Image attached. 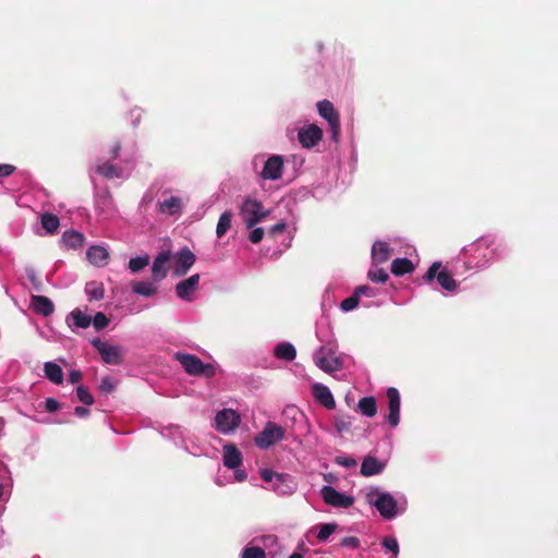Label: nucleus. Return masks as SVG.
Wrapping results in <instances>:
<instances>
[{"label": "nucleus", "instance_id": "nucleus-1", "mask_svg": "<svg viewBox=\"0 0 558 558\" xmlns=\"http://www.w3.org/2000/svg\"><path fill=\"white\" fill-rule=\"evenodd\" d=\"M175 360L182 365L184 371L192 376H205L211 378L216 374V369L211 364H205L202 360L189 353H175Z\"/></svg>", "mask_w": 558, "mask_h": 558}, {"label": "nucleus", "instance_id": "nucleus-2", "mask_svg": "<svg viewBox=\"0 0 558 558\" xmlns=\"http://www.w3.org/2000/svg\"><path fill=\"white\" fill-rule=\"evenodd\" d=\"M240 216L246 228L251 229L266 219L269 216V210L264 208L262 202L246 198L240 207Z\"/></svg>", "mask_w": 558, "mask_h": 558}, {"label": "nucleus", "instance_id": "nucleus-3", "mask_svg": "<svg viewBox=\"0 0 558 558\" xmlns=\"http://www.w3.org/2000/svg\"><path fill=\"white\" fill-rule=\"evenodd\" d=\"M284 435L286 429L282 426L269 421L266 423L264 429L255 436L254 442L260 449H268L282 440Z\"/></svg>", "mask_w": 558, "mask_h": 558}, {"label": "nucleus", "instance_id": "nucleus-4", "mask_svg": "<svg viewBox=\"0 0 558 558\" xmlns=\"http://www.w3.org/2000/svg\"><path fill=\"white\" fill-rule=\"evenodd\" d=\"M317 110L319 116L328 122L331 140L338 142L340 137V118L332 102L327 99L320 100L317 102Z\"/></svg>", "mask_w": 558, "mask_h": 558}, {"label": "nucleus", "instance_id": "nucleus-5", "mask_svg": "<svg viewBox=\"0 0 558 558\" xmlns=\"http://www.w3.org/2000/svg\"><path fill=\"white\" fill-rule=\"evenodd\" d=\"M92 344L99 354L105 363L111 365H120L123 362L124 351L120 345L108 344L96 338L92 341Z\"/></svg>", "mask_w": 558, "mask_h": 558}, {"label": "nucleus", "instance_id": "nucleus-6", "mask_svg": "<svg viewBox=\"0 0 558 558\" xmlns=\"http://www.w3.org/2000/svg\"><path fill=\"white\" fill-rule=\"evenodd\" d=\"M323 500L335 508H350L354 504L352 496L338 492L332 486H324L320 490Z\"/></svg>", "mask_w": 558, "mask_h": 558}, {"label": "nucleus", "instance_id": "nucleus-7", "mask_svg": "<svg viewBox=\"0 0 558 558\" xmlns=\"http://www.w3.org/2000/svg\"><path fill=\"white\" fill-rule=\"evenodd\" d=\"M216 429L227 434L235 429L240 424V415L232 409H223L216 414Z\"/></svg>", "mask_w": 558, "mask_h": 558}, {"label": "nucleus", "instance_id": "nucleus-8", "mask_svg": "<svg viewBox=\"0 0 558 558\" xmlns=\"http://www.w3.org/2000/svg\"><path fill=\"white\" fill-rule=\"evenodd\" d=\"M298 138L304 148H313L322 141L323 130L316 124H310L299 130Z\"/></svg>", "mask_w": 558, "mask_h": 558}, {"label": "nucleus", "instance_id": "nucleus-9", "mask_svg": "<svg viewBox=\"0 0 558 558\" xmlns=\"http://www.w3.org/2000/svg\"><path fill=\"white\" fill-rule=\"evenodd\" d=\"M374 506L385 519L390 520L397 515V501L388 493L378 494L377 499L374 501Z\"/></svg>", "mask_w": 558, "mask_h": 558}, {"label": "nucleus", "instance_id": "nucleus-10", "mask_svg": "<svg viewBox=\"0 0 558 558\" xmlns=\"http://www.w3.org/2000/svg\"><path fill=\"white\" fill-rule=\"evenodd\" d=\"M389 414L388 422L390 426L396 427L400 421V393L397 388L390 387L387 390Z\"/></svg>", "mask_w": 558, "mask_h": 558}, {"label": "nucleus", "instance_id": "nucleus-11", "mask_svg": "<svg viewBox=\"0 0 558 558\" xmlns=\"http://www.w3.org/2000/svg\"><path fill=\"white\" fill-rule=\"evenodd\" d=\"M283 160L281 156L275 155L267 159L264 165L262 177L265 180H278L281 178Z\"/></svg>", "mask_w": 558, "mask_h": 558}, {"label": "nucleus", "instance_id": "nucleus-12", "mask_svg": "<svg viewBox=\"0 0 558 558\" xmlns=\"http://www.w3.org/2000/svg\"><path fill=\"white\" fill-rule=\"evenodd\" d=\"M195 260L196 257L190 248H182L177 255V263L174 267L175 275H185L187 270L194 265Z\"/></svg>", "mask_w": 558, "mask_h": 558}, {"label": "nucleus", "instance_id": "nucleus-13", "mask_svg": "<svg viewBox=\"0 0 558 558\" xmlns=\"http://www.w3.org/2000/svg\"><path fill=\"white\" fill-rule=\"evenodd\" d=\"M199 282V275L195 274L185 280L180 281L175 287L177 295L185 301H191V295Z\"/></svg>", "mask_w": 558, "mask_h": 558}, {"label": "nucleus", "instance_id": "nucleus-14", "mask_svg": "<svg viewBox=\"0 0 558 558\" xmlns=\"http://www.w3.org/2000/svg\"><path fill=\"white\" fill-rule=\"evenodd\" d=\"M31 304L35 313L41 314L45 317L50 316L54 312L52 301L44 295H32Z\"/></svg>", "mask_w": 558, "mask_h": 558}, {"label": "nucleus", "instance_id": "nucleus-15", "mask_svg": "<svg viewBox=\"0 0 558 558\" xmlns=\"http://www.w3.org/2000/svg\"><path fill=\"white\" fill-rule=\"evenodd\" d=\"M313 393L316 400L325 408L332 410L336 408V401L328 387L323 384H315L313 386Z\"/></svg>", "mask_w": 558, "mask_h": 558}, {"label": "nucleus", "instance_id": "nucleus-16", "mask_svg": "<svg viewBox=\"0 0 558 558\" xmlns=\"http://www.w3.org/2000/svg\"><path fill=\"white\" fill-rule=\"evenodd\" d=\"M242 461V453L234 445L223 446V465L226 468L238 469Z\"/></svg>", "mask_w": 558, "mask_h": 558}, {"label": "nucleus", "instance_id": "nucleus-17", "mask_svg": "<svg viewBox=\"0 0 558 558\" xmlns=\"http://www.w3.org/2000/svg\"><path fill=\"white\" fill-rule=\"evenodd\" d=\"M169 257L170 256L168 252H161L155 258L151 267L153 278L155 281H160L163 278H166L168 272L167 263L169 260Z\"/></svg>", "mask_w": 558, "mask_h": 558}, {"label": "nucleus", "instance_id": "nucleus-18", "mask_svg": "<svg viewBox=\"0 0 558 558\" xmlns=\"http://www.w3.org/2000/svg\"><path fill=\"white\" fill-rule=\"evenodd\" d=\"M96 173L100 177L111 180V179H120L123 177V169L111 163L110 160L104 161L96 166Z\"/></svg>", "mask_w": 558, "mask_h": 558}, {"label": "nucleus", "instance_id": "nucleus-19", "mask_svg": "<svg viewBox=\"0 0 558 558\" xmlns=\"http://www.w3.org/2000/svg\"><path fill=\"white\" fill-rule=\"evenodd\" d=\"M385 469V463L380 462L377 458L373 456H367L364 458L361 465V474L363 476H373L381 473Z\"/></svg>", "mask_w": 558, "mask_h": 558}, {"label": "nucleus", "instance_id": "nucleus-20", "mask_svg": "<svg viewBox=\"0 0 558 558\" xmlns=\"http://www.w3.org/2000/svg\"><path fill=\"white\" fill-rule=\"evenodd\" d=\"M87 259L95 266H105L109 258L108 251L100 245L90 246L86 252Z\"/></svg>", "mask_w": 558, "mask_h": 558}, {"label": "nucleus", "instance_id": "nucleus-21", "mask_svg": "<svg viewBox=\"0 0 558 558\" xmlns=\"http://www.w3.org/2000/svg\"><path fill=\"white\" fill-rule=\"evenodd\" d=\"M390 257V248L386 242L376 241L372 248V259L374 264L386 263Z\"/></svg>", "mask_w": 558, "mask_h": 558}, {"label": "nucleus", "instance_id": "nucleus-22", "mask_svg": "<svg viewBox=\"0 0 558 558\" xmlns=\"http://www.w3.org/2000/svg\"><path fill=\"white\" fill-rule=\"evenodd\" d=\"M316 365L325 373H333L342 368V362L336 356H317Z\"/></svg>", "mask_w": 558, "mask_h": 558}, {"label": "nucleus", "instance_id": "nucleus-23", "mask_svg": "<svg viewBox=\"0 0 558 558\" xmlns=\"http://www.w3.org/2000/svg\"><path fill=\"white\" fill-rule=\"evenodd\" d=\"M182 209V201L180 197L171 196L168 199L158 203V210L167 215H175Z\"/></svg>", "mask_w": 558, "mask_h": 558}, {"label": "nucleus", "instance_id": "nucleus-24", "mask_svg": "<svg viewBox=\"0 0 558 558\" xmlns=\"http://www.w3.org/2000/svg\"><path fill=\"white\" fill-rule=\"evenodd\" d=\"M274 354L279 360L291 362L296 356V350L289 342H280L275 347Z\"/></svg>", "mask_w": 558, "mask_h": 558}, {"label": "nucleus", "instance_id": "nucleus-25", "mask_svg": "<svg viewBox=\"0 0 558 558\" xmlns=\"http://www.w3.org/2000/svg\"><path fill=\"white\" fill-rule=\"evenodd\" d=\"M46 377L53 384L60 385L63 383L62 368L53 362H46L44 365Z\"/></svg>", "mask_w": 558, "mask_h": 558}, {"label": "nucleus", "instance_id": "nucleus-26", "mask_svg": "<svg viewBox=\"0 0 558 558\" xmlns=\"http://www.w3.org/2000/svg\"><path fill=\"white\" fill-rule=\"evenodd\" d=\"M62 243L69 248H77L83 245L84 235L75 230H68L62 235Z\"/></svg>", "mask_w": 558, "mask_h": 558}, {"label": "nucleus", "instance_id": "nucleus-27", "mask_svg": "<svg viewBox=\"0 0 558 558\" xmlns=\"http://www.w3.org/2000/svg\"><path fill=\"white\" fill-rule=\"evenodd\" d=\"M414 270V265L409 258H396L391 264V272L395 276H403Z\"/></svg>", "mask_w": 558, "mask_h": 558}, {"label": "nucleus", "instance_id": "nucleus-28", "mask_svg": "<svg viewBox=\"0 0 558 558\" xmlns=\"http://www.w3.org/2000/svg\"><path fill=\"white\" fill-rule=\"evenodd\" d=\"M357 410L367 417H373L377 413V403L374 397H364L359 400Z\"/></svg>", "mask_w": 558, "mask_h": 558}, {"label": "nucleus", "instance_id": "nucleus-29", "mask_svg": "<svg viewBox=\"0 0 558 558\" xmlns=\"http://www.w3.org/2000/svg\"><path fill=\"white\" fill-rule=\"evenodd\" d=\"M43 228L50 234H53L57 232L60 226L59 218L50 213H45L41 215L40 218Z\"/></svg>", "mask_w": 558, "mask_h": 558}, {"label": "nucleus", "instance_id": "nucleus-30", "mask_svg": "<svg viewBox=\"0 0 558 558\" xmlns=\"http://www.w3.org/2000/svg\"><path fill=\"white\" fill-rule=\"evenodd\" d=\"M231 221H232V213L227 210L222 213L219 217L217 227H216V234L220 239L222 238L228 230L231 228Z\"/></svg>", "mask_w": 558, "mask_h": 558}, {"label": "nucleus", "instance_id": "nucleus-31", "mask_svg": "<svg viewBox=\"0 0 558 558\" xmlns=\"http://www.w3.org/2000/svg\"><path fill=\"white\" fill-rule=\"evenodd\" d=\"M437 281L440 287L447 291H454L457 289V282L453 277L446 270H440L437 275Z\"/></svg>", "mask_w": 558, "mask_h": 558}, {"label": "nucleus", "instance_id": "nucleus-32", "mask_svg": "<svg viewBox=\"0 0 558 558\" xmlns=\"http://www.w3.org/2000/svg\"><path fill=\"white\" fill-rule=\"evenodd\" d=\"M132 290L134 293L146 298L151 296L157 292V288L151 282L147 281L135 282Z\"/></svg>", "mask_w": 558, "mask_h": 558}, {"label": "nucleus", "instance_id": "nucleus-33", "mask_svg": "<svg viewBox=\"0 0 558 558\" xmlns=\"http://www.w3.org/2000/svg\"><path fill=\"white\" fill-rule=\"evenodd\" d=\"M74 326L78 328H87L92 324V317L84 314L81 310H74L71 312Z\"/></svg>", "mask_w": 558, "mask_h": 558}, {"label": "nucleus", "instance_id": "nucleus-34", "mask_svg": "<svg viewBox=\"0 0 558 558\" xmlns=\"http://www.w3.org/2000/svg\"><path fill=\"white\" fill-rule=\"evenodd\" d=\"M335 428L339 434L349 433L351 429V417L349 415H338L333 422Z\"/></svg>", "mask_w": 558, "mask_h": 558}, {"label": "nucleus", "instance_id": "nucleus-35", "mask_svg": "<svg viewBox=\"0 0 558 558\" xmlns=\"http://www.w3.org/2000/svg\"><path fill=\"white\" fill-rule=\"evenodd\" d=\"M86 293L89 295L90 300H101L105 295V289L102 284L96 282H89L86 286Z\"/></svg>", "mask_w": 558, "mask_h": 558}, {"label": "nucleus", "instance_id": "nucleus-36", "mask_svg": "<svg viewBox=\"0 0 558 558\" xmlns=\"http://www.w3.org/2000/svg\"><path fill=\"white\" fill-rule=\"evenodd\" d=\"M149 264V256H137L134 258H131L129 262V268L132 272H138L140 270L144 269Z\"/></svg>", "mask_w": 558, "mask_h": 558}, {"label": "nucleus", "instance_id": "nucleus-37", "mask_svg": "<svg viewBox=\"0 0 558 558\" xmlns=\"http://www.w3.org/2000/svg\"><path fill=\"white\" fill-rule=\"evenodd\" d=\"M241 558H266V553L259 546H247L243 549Z\"/></svg>", "mask_w": 558, "mask_h": 558}, {"label": "nucleus", "instance_id": "nucleus-38", "mask_svg": "<svg viewBox=\"0 0 558 558\" xmlns=\"http://www.w3.org/2000/svg\"><path fill=\"white\" fill-rule=\"evenodd\" d=\"M367 277L373 282H381L385 283L389 279V275L383 268L369 269L367 272Z\"/></svg>", "mask_w": 558, "mask_h": 558}, {"label": "nucleus", "instance_id": "nucleus-39", "mask_svg": "<svg viewBox=\"0 0 558 558\" xmlns=\"http://www.w3.org/2000/svg\"><path fill=\"white\" fill-rule=\"evenodd\" d=\"M339 525L337 523H324L320 525L319 532L317 534V538L322 542L326 541L332 533L338 530Z\"/></svg>", "mask_w": 558, "mask_h": 558}, {"label": "nucleus", "instance_id": "nucleus-40", "mask_svg": "<svg viewBox=\"0 0 558 558\" xmlns=\"http://www.w3.org/2000/svg\"><path fill=\"white\" fill-rule=\"evenodd\" d=\"M76 396L77 399L86 405H92L95 401L93 395L84 386H78L76 388Z\"/></svg>", "mask_w": 558, "mask_h": 558}, {"label": "nucleus", "instance_id": "nucleus-41", "mask_svg": "<svg viewBox=\"0 0 558 558\" xmlns=\"http://www.w3.org/2000/svg\"><path fill=\"white\" fill-rule=\"evenodd\" d=\"M359 303H360V298L356 294L353 293L351 296L344 299L341 302L340 308L343 312H350V311L356 308Z\"/></svg>", "mask_w": 558, "mask_h": 558}, {"label": "nucleus", "instance_id": "nucleus-42", "mask_svg": "<svg viewBox=\"0 0 558 558\" xmlns=\"http://www.w3.org/2000/svg\"><path fill=\"white\" fill-rule=\"evenodd\" d=\"M286 476H287V475L276 473V472H274L272 470H269V469H263V470H260V477H262L265 482H267V483L271 482V481H272V480H275V478L277 480V482L282 483V482L284 481Z\"/></svg>", "mask_w": 558, "mask_h": 558}, {"label": "nucleus", "instance_id": "nucleus-43", "mask_svg": "<svg viewBox=\"0 0 558 558\" xmlns=\"http://www.w3.org/2000/svg\"><path fill=\"white\" fill-rule=\"evenodd\" d=\"M381 545L387 549L392 551L393 556L397 557L399 554V544L396 537L386 536L384 537Z\"/></svg>", "mask_w": 558, "mask_h": 558}, {"label": "nucleus", "instance_id": "nucleus-44", "mask_svg": "<svg viewBox=\"0 0 558 558\" xmlns=\"http://www.w3.org/2000/svg\"><path fill=\"white\" fill-rule=\"evenodd\" d=\"M92 323L96 330H101L108 326L109 319L102 312H98L94 318H92Z\"/></svg>", "mask_w": 558, "mask_h": 558}, {"label": "nucleus", "instance_id": "nucleus-45", "mask_svg": "<svg viewBox=\"0 0 558 558\" xmlns=\"http://www.w3.org/2000/svg\"><path fill=\"white\" fill-rule=\"evenodd\" d=\"M441 267L440 262H435L430 265L426 274L424 275V280L426 282H432L435 278L437 279V275L439 272V269Z\"/></svg>", "mask_w": 558, "mask_h": 558}, {"label": "nucleus", "instance_id": "nucleus-46", "mask_svg": "<svg viewBox=\"0 0 558 558\" xmlns=\"http://www.w3.org/2000/svg\"><path fill=\"white\" fill-rule=\"evenodd\" d=\"M99 388L105 393H111L116 389V383L106 376L101 379Z\"/></svg>", "mask_w": 558, "mask_h": 558}, {"label": "nucleus", "instance_id": "nucleus-47", "mask_svg": "<svg viewBox=\"0 0 558 558\" xmlns=\"http://www.w3.org/2000/svg\"><path fill=\"white\" fill-rule=\"evenodd\" d=\"M251 229H252V230H251V232H250V234H248V240H250L252 243H254V244L259 243V242L263 240L264 234H265L264 229H263V228H259V227H257V228H251Z\"/></svg>", "mask_w": 558, "mask_h": 558}, {"label": "nucleus", "instance_id": "nucleus-48", "mask_svg": "<svg viewBox=\"0 0 558 558\" xmlns=\"http://www.w3.org/2000/svg\"><path fill=\"white\" fill-rule=\"evenodd\" d=\"M341 545L343 547H348V548H351V549H356L360 546V541H359L357 537L348 536V537H344L341 541Z\"/></svg>", "mask_w": 558, "mask_h": 558}, {"label": "nucleus", "instance_id": "nucleus-49", "mask_svg": "<svg viewBox=\"0 0 558 558\" xmlns=\"http://www.w3.org/2000/svg\"><path fill=\"white\" fill-rule=\"evenodd\" d=\"M336 463L345 468H352L356 465V461L351 457H337Z\"/></svg>", "mask_w": 558, "mask_h": 558}, {"label": "nucleus", "instance_id": "nucleus-50", "mask_svg": "<svg viewBox=\"0 0 558 558\" xmlns=\"http://www.w3.org/2000/svg\"><path fill=\"white\" fill-rule=\"evenodd\" d=\"M353 293L356 294L359 298H361V295H368V296L374 295L372 288L366 284L356 287Z\"/></svg>", "mask_w": 558, "mask_h": 558}, {"label": "nucleus", "instance_id": "nucleus-51", "mask_svg": "<svg viewBox=\"0 0 558 558\" xmlns=\"http://www.w3.org/2000/svg\"><path fill=\"white\" fill-rule=\"evenodd\" d=\"M45 408H46L47 412L52 413V412H56L57 410H59L60 403H59V401H57L53 398H47L45 401Z\"/></svg>", "mask_w": 558, "mask_h": 558}, {"label": "nucleus", "instance_id": "nucleus-52", "mask_svg": "<svg viewBox=\"0 0 558 558\" xmlns=\"http://www.w3.org/2000/svg\"><path fill=\"white\" fill-rule=\"evenodd\" d=\"M122 149V145L119 141H116L110 146V159H117L120 156V151Z\"/></svg>", "mask_w": 558, "mask_h": 558}, {"label": "nucleus", "instance_id": "nucleus-53", "mask_svg": "<svg viewBox=\"0 0 558 558\" xmlns=\"http://www.w3.org/2000/svg\"><path fill=\"white\" fill-rule=\"evenodd\" d=\"M15 170V167L8 163H0V178L11 175Z\"/></svg>", "mask_w": 558, "mask_h": 558}, {"label": "nucleus", "instance_id": "nucleus-54", "mask_svg": "<svg viewBox=\"0 0 558 558\" xmlns=\"http://www.w3.org/2000/svg\"><path fill=\"white\" fill-rule=\"evenodd\" d=\"M82 379V373L80 371H71L69 374V381L71 384H76Z\"/></svg>", "mask_w": 558, "mask_h": 558}, {"label": "nucleus", "instance_id": "nucleus-55", "mask_svg": "<svg viewBox=\"0 0 558 558\" xmlns=\"http://www.w3.org/2000/svg\"><path fill=\"white\" fill-rule=\"evenodd\" d=\"M284 229H286V223L279 222V223L274 225L270 228L269 232H270V234H278V233H281Z\"/></svg>", "mask_w": 558, "mask_h": 558}, {"label": "nucleus", "instance_id": "nucleus-56", "mask_svg": "<svg viewBox=\"0 0 558 558\" xmlns=\"http://www.w3.org/2000/svg\"><path fill=\"white\" fill-rule=\"evenodd\" d=\"M75 414L80 417H85L89 414V410L84 407H76L74 410Z\"/></svg>", "mask_w": 558, "mask_h": 558}, {"label": "nucleus", "instance_id": "nucleus-57", "mask_svg": "<svg viewBox=\"0 0 558 558\" xmlns=\"http://www.w3.org/2000/svg\"><path fill=\"white\" fill-rule=\"evenodd\" d=\"M235 472H234V476L236 478L238 482H243L246 480L247 475H246V472L244 470H239V469H234Z\"/></svg>", "mask_w": 558, "mask_h": 558}, {"label": "nucleus", "instance_id": "nucleus-58", "mask_svg": "<svg viewBox=\"0 0 558 558\" xmlns=\"http://www.w3.org/2000/svg\"><path fill=\"white\" fill-rule=\"evenodd\" d=\"M29 280L33 282V286L37 291L41 290V282L36 278L35 275H31Z\"/></svg>", "mask_w": 558, "mask_h": 558}, {"label": "nucleus", "instance_id": "nucleus-59", "mask_svg": "<svg viewBox=\"0 0 558 558\" xmlns=\"http://www.w3.org/2000/svg\"><path fill=\"white\" fill-rule=\"evenodd\" d=\"M289 558H303V556L299 553H293Z\"/></svg>", "mask_w": 558, "mask_h": 558}]
</instances>
